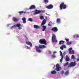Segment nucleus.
I'll return each instance as SVG.
<instances>
[{
  "instance_id": "36",
  "label": "nucleus",
  "mask_w": 79,
  "mask_h": 79,
  "mask_svg": "<svg viewBox=\"0 0 79 79\" xmlns=\"http://www.w3.org/2000/svg\"><path fill=\"white\" fill-rule=\"evenodd\" d=\"M72 48H69V52H71V50H72Z\"/></svg>"
},
{
  "instance_id": "22",
  "label": "nucleus",
  "mask_w": 79,
  "mask_h": 79,
  "mask_svg": "<svg viewBox=\"0 0 79 79\" xmlns=\"http://www.w3.org/2000/svg\"><path fill=\"white\" fill-rule=\"evenodd\" d=\"M69 54H74V51L73 50H72L71 51L69 52Z\"/></svg>"
},
{
  "instance_id": "46",
  "label": "nucleus",
  "mask_w": 79,
  "mask_h": 79,
  "mask_svg": "<svg viewBox=\"0 0 79 79\" xmlns=\"http://www.w3.org/2000/svg\"><path fill=\"white\" fill-rule=\"evenodd\" d=\"M27 47L28 49H29V47H28V46H27Z\"/></svg>"
},
{
  "instance_id": "27",
  "label": "nucleus",
  "mask_w": 79,
  "mask_h": 79,
  "mask_svg": "<svg viewBox=\"0 0 79 79\" xmlns=\"http://www.w3.org/2000/svg\"><path fill=\"white\" fill-rule=\"evenodd\" d=\"M44 2L45 4H47V3H48V0H44Z\"/></svg>"
},
{
  "instance_id": "23",
  "label": "nucleus",
  "mask_w": 79,
  "mask_h": 79,
  "mask_svg": "<svg viewBox=\"0 0 79 79\" xmlns=\"http://www.w3.org/2000/svg\"><path fill=\"white\" fill-rule=\"evenodd\" d=\"M26 13V12H24L23 11H21L19 12V15H21V14H23V13H24V14H25V13Z\"/></svg>"
},
{
  "instance_id": "20",
  "label": "nucleus",
  "mask_w": 79,
  "mask_h": 79,
  "mask_svg": "<svg viewBox=\"0 0 79 79\" xmlns=\"http://www.w3.org/2000/svg\"><path fill=\"white\" fill-rule=\"evenodd\" d=\"M56 22L57 23H58V24H60V19H57L56 21Z\"/></svg>"
},
{
  "instance_id": "35",
  "label": "nucleus",
  "mask_w": 79,
  "mask_h": 79,
  "mask_svg": "<svg viewBox=\"0 0 79 79\" xmlns=\"http://www.w3.org/2000/svg\"><path fill=\"white\" fill-rule=\"evenodd\" d=\"M60 48L61 49V50H63V48L62 46L60 47Z\"/></svg>"
},
{
  "instance_id": "3",
  "label": "nucleus",
  "mask_w": 79,
  "mask_h": 79,
  "mask_svg": "<svg viewBox=\"0 0 79 79\" xmlns=\"http://www.w3.org/2000/svg\"><path fill=\"white\" fill-rule=\"evenodd\" d=\"M39 42L40 44H44V45H47V41L45 39H40L39 41Z\"/></svg>"
},
{
  "instance_id": "18",
  "label": "nucleus",
  "mask_w": 79,
  "mask_h": 79,
  "mask_svg": "<svg viewBox=\"0 0 79 79\" xmlns=\"http://www.w3.org/2000/svg\"><path fill=\"white\" fill-rule=\"evenodd\" d=\"M13 20L15 22H17L18 21V19H16V18L15 17H13Z\"/></svg>"
},
{
  "instance_id": "42",
  "label": "nucleus",
  "mask_w": 79,
  "mask_h": 79,
  "mask_svg": "<svg viewBox=\"0 0 79 79\" xmlns=\"http://www.w3.org/2000/svg\"><path fill=\"white\" fill-rule=\"evenodd\" d=\"M24 37H25V38H26V39H27V36L26 35H25L24 36Z\"/></svg>"
},
{
  "instance_id": "39",
  "label": "nucleus",
  "mask_w": 79,
  "mask_h": 79,
  "mask_svg": "<svg viewBox=\"0 0 79 79\" xmlns=\"http://www.w3.org/2000/svg\"><path fill=\"white\" fill-rule=\"evenodd\" d=\"M61 73L62 74H64V71L63 70L62 71Z\"/></svg>"
},
{
  "instance_id": "44",
  "label": "nucleus",
  "mask_w": 79,
  "mask_h": 79,
  "mask_svg": "<svg viewBox=\"0 0 79 79\" xmlns=\"http://www.w3.org/2000/svg\"><path fill=\"white\" fill-rule=\"evenodd\" d=\"M56 53V52H53V53H54H54Z\"/></svg>"
},
{
  "instance_id": "8",
  "label": "nucleus",
  "mask_w": 79,
  "mask_h": 79,
  "mask_svg": "<svg viewBox=\"0 0 79 79\" xmlns=\"http://www.w3.org/2000/svg\"><path fill=\"white\" fill-rule=\"evenodd\" d=\"M58 28L56 27H53L52 28L51 31L53 32H57L58 31Z\"/></svg>"
},
{
  "instance_id": "31",
  "label": "nucleus",
  "mask_w": 79,
  "mask_h": 79,
  "mask_svg": "<svg viewBox=\"0 0 79 79\" xmlns=\"http://www.w3.org/2000/svg\"><path fill=\"white\" fill-rule=\"evenodd\" d=\"M71 58H72V59H73V60H74V59H75V57L74 56V55H73L72 56Z\"/></svg>"
},
{
  "instance_id": "40",
  "label": "nucleus",
  "mask_w": 79,
  "mask_h": 79,
  "mask_svg": "<svg viewBox=\"0 0 79 79\" xmlns=\"http://www.w3.org/2000/svg\"><path fill=\"white\" fill-rule=\"evenodd\" d=\"M48 26H52V25L49 23L48 24Z\"/></svg>"
},
{
  "instance_id": "26",
  "label": "nucleus",
  "mask_w": 79,
  "mask_h": 79,
  "mask_svg": "<svg viewBox=\"0 0 79 79\" xmlns=\"http://www.w3.org/2000/svg\"><path fill=\"white\" fill-rule=\"evenodd\" d=\"M60 56H61V57H63V53H62V52H61V51H60Z\"/></svg>"
},
{
  "instance_id": "9",
  "label": "nucleus",
  "mask_w": 79,
  "mask_h": 79,
  "mask_svg": "<svg viewBox=\"0 0 79 79\" xmlns=\"http://www.w3.org/2000/svg\"><path fill=\"white\" fill-rule=\"evenodd\" d=\"M46 8H47V9H52L53 8V5L52 4L49 5L48 6H47L46 7Z\"/></svg>"
},
{
  "instance_id": "10",
  "label": "nucleus",
  "mask_w": 79,
  "mask_h": 79,
  "mask_svg": "<svg viewBox=\"0 0 79 79\" xmlns=\"http://www.w3.org/2000/svg\"><path fill=\"white\" fill-rule=\"evenodd\" d=\"M56 70L57 71H60V65L59 64H57L56 65Z\"/></svg>"
},
{
  "instance_id": "25",
  "label": "nucleus",
  "mask_w": 79,
  "mask_h": 79,
  "mask_svg": "<svg viewBox=\"0 0 79 79\" xmlns=\"http://www.w3.org/2000/svg\"><path fill=\"white\" fill-rule=\"evenodd\" d=\"M68 64H69V63L68 62H67L66 63L64 64V67H66L67 66H68Z\"/></svg>"
},
{
  "instance_id": "38",
  "label": "nucleus",
  "mask_w": 79,
  "mask_h": 79,
  "mask_svg": "<svg viewBox=\"0 0 79 79\" xmlns=\"http://www.w3.org/2000/svg\"><path fill=\"white\" fill-rule=\"evenodd\" d=\"M18 29H19V30H20V29H22V28H21V27H18Z\"/></svg>"
},
{
  "instance_id": "2",
  "label": "nucleus",
  "mask_w": 79,
  "mask_h": 79,
  "mask_svg": "<svg viewBox=\"0 0 79 79\" xmlns=\"http://www.w3.org/2000/svg\"><path fill=\"white\" fill-rule=\"evenodd\" d=\"M59 7L60 10H62V9H66L67 8V6L66 5L64 4V2H62L60 4Z\"/></svg>"
},
{
  "instance_id": "51",
  "label": "nucleus",
  "mask_w": 79,
  "mask_h": 79,
  "mask_svg": "<svg viewBox=\"0 0 79 79\" xmlns=\"http://www.w3.org/2000/svg\"><path fill=\"white\" fill-rule=\"evenodd\" d=\"M46 14H47V13H46Z\"/></svg>"
},
{
  "instance_id": "13",
  "label": "nucleus",
  "mask_w": 79,
  "mask_h": 79,
  "mask_svg": "<svg viewBox=\"0 0 79 79\" xmlns=\"http://www.w3.org/2000/svg\"><path fill=\"white\" fill-rule=\"evenodd\" d=\"M33 27L34 29H40V26L37 25H34L33 26Z\"/></svg>"
},
{
  "instance_id": "28",
  "label": "nucleus",
  "mask_w": 79,
  "mask_h": 79,
  "mask_svg": "<svg viewBox=\"0 0 79 79\" xmlns=\"http://www.w3.org/2000/svg\"><path fill=\"white\" fill-rule=\"evenodd\" d=\"M72 44V42L71 41L67 42V45H71Z\"/></svg>"
},
{
  "instance_id": "45",
  "label": "nucleus",
  "mask_w": 79,
  "mask_h": 79,
  "mask_svg": "<svg viewBox=\"0 0 79 79\" xmlns=\"http://www.w3.org/2000/svg\"><path fill=\"white\" fill-rule=\"evenodd\" d=\"M77 61H79V59H77Z\"/></svg>"
},
{
  "instance_id": "12",
  "label": "nucleus",
  "mask_w": 79,
  "mask_h": 79,
  "mask_svg": "<svg viewBox=\"0 0 79 79\" xmlns=\"http://www.w3.org/2000/svg\"><path fill=\"white\" fill-rule=\"evenodd\" d=\"M46 24V20L45 19H44L41 23V26H43V25H44V24Z\"/></svg>"
},
{
  "instance_id": "32",
  "label": "nucleus",
  "mask_w": 79,
  "mask_h": 79,
  "mask_svg": "<svg viewBox=\"0 0 79 79\" xmlns=\"http://www.w3.org/2000/svg\"><path fill=\"white\" fill-rule=\"evenodd\" d=\"M63 57H62L60 59V63H62V61H63Z\"/></svg>"
},
{
  "instance_id": "21",
  "label": "nucleus",
  "mask_w": 79,
  "mask_h": 79,
  "mask_svg": "<svg viewBox=\"0 0 79 79\" xmlns=\"http://www.w3.org/2000/svg\"><path fill=\"white\" fill-rule=\"evenodd\" d=\"M56 73V71L54 70V71H52L51 72V73L52 74H55Z\"/></svg>"
},
{
  "instance_id": "43",
  "label": "nucleus",
  "mask_w": 79,
  "mask_h": 79,
  "mask_svg": "<svg viewBox=\"0 0 79 79\" xmlns=\"http://www.w3.org/2000/svg\"><path fill=\"white\" fill-rule=\"evenodd\" d=\"M52 57H53V58H54V57H55V56H53V55H52Z\"/></svg>"
},
{
  "instance_id": "24",
  "label": "nucleus",
  "mask_w": 79,
  "mask_h": 79,
  "mask_svg": "<svg viewBox=\"0 0 79 79\" xmlns=\"http://www.w3.org/2000/svg\"><path fill=\"white\" fill-rule=\"evenodd\" d=\"M63 43H64V41L61 40L59 42V44L61 45V44H63Z\"/></svg>"
},
{
  "instance_id": "30",
  "label": "nucleus",
  "mask_w": 79,
  "mask_h": 79,
  "mask_svg": "<svg viewBox=\"0 0 79 79\" xmlns=\"http://www.w3.org/2000/svg\"><path fill=\"white\" fill-rule=\"evenodd\" d=\"M28 20L29 21H31V22H32L33 21V20H32V19L31 18H29L28 19Z\"/></svg>"
},
{
  "instance_id": "16",
  "label": "nucleus",
  "mask_w": 79,
  "mask_h": 79,
  "mask_svg": "<svg viewBox=\"0 0 79 79\" xmlns=\"http://www.w3.org/2000/svg\"><path fill=\"white\" fill-rule=\"evenodd\" d=\"M69 74V70H68L66 71L64 73V74L65 76H68V74Z\"/></svg>"
},
{
  "instance_id": "49",
  "label": "nucleus",
  "mask_w": 79,
  "mask_h": 79,
  "mask_svg": "<svg viewBox=\"0 0 79 79\" xmlns=\"http://www.w3.org/2000/svg\"><path fill=\"white\" fill-rule=\"evenodd\" d=\"M49 23H52V22H49Z\"/></svg>"
},
{
  "instance_id": "5",
  "label": "nucleus",
  "mask_w": 79,
  "mask_h": 79,
  "mask_svg": "<svg viewBox=\"0 0 79 79\" xmlns=\"http://www.w3.org/2000/svg\"><path fill=\"white\" fill-rule=\"evenodd\" d=\"M35 12L34 13V15H37V14H40L41 13H45V10H35Z\"/></svg>"
},
{
  "instance_id": "17",
  "label": "nucleus",
  "mask_w": 79,
  "mask_h": 79,
  "mask_svg": "<svg viewBox=\"0 0 79 79\" xmlns=\"http://www.w3.org/2000/svg\"><path fill=\"white\" fill-rule=\"evenodd\" d=\"M22 19L23 21V23L24 24H25V23H26V19L25 17H23Z\"/></svg>"
},
{
  "instance_id": "48",
  "label": "nucleus",
  "mask_w": 79,
  "mask_h": 79,
  "mask_svg": "<svg viewBox=\"0 0 79 79\" xmlns=\"http://www.w3.org/2000/svg\"><path fill=\"white\" fill-rule=\"evenodd\" d=\"M49 53L51 54V52L49 51Z\"/></svg>"
},
{
  "instance_id": "50",
  "label": "nucleus",
  "mask_w": 79,
  "mask_h": 79,
  "mask_svg": "<svg viewBox=\"0 0 79 79\" xmlns=\"http://www.w3.org/2000/svg\"><path fill=\"white\" fill-rule=\"evenodd\" d=\"M46 18H47V17H46Z\"/></svg>"
},
{
  "instance_id": "34",
  "label": "nucleus",
  "mask_w": 79,
  "mask_h": 79,
  "mask_svg": "<svg viewBox=\"0 0 79 79\" xmlns=\"http://www.w3.org/2000/svg\"><path fill=\"white\" fill-rule=\"evenodd\" d=\"M65 40H66V41L67 42H69V39H67L66 38H65Z\"/></svg>"
},
{
  "instance_id": "15",
  "label": "nucleus",
  "mask_w": 79,
  "mask_h": 79,
  "mask_svg": "<svg viewBox=\"0 0 79 79\" xmlns=\"http://www.w3.org/2000/svg\"><path fill=\"white\" fill-rule=\"evenodd\" d=\"M42 28H43V29L42 30V31H45V29H47V27L45 25H43L42 26Z\"/></svg>"
},
{
  "instance_id": "47",
  "label": "nucleus",
  "mask_w": 79,
  "mask_h": 79,
  "mask_svg": "<svg viewBox=\"0 0 79 79\" xmlns=\"http://www.w3.org/2000/svg\"><path fill=\"white\" fill-rule=\"evenodd\" d=\"M55 65L53 67V68H54V69H55Z\"/></svg>"
},
{
  "instance_id": "33",
  "label": "nucleus",
  "mask_w": 79,
  "mask_h": 79,
  "mask_svg": "<svg viewBox=\"0 0 79 79\" xmlns=\"http://www.w3.org/2000/svg\"><path fill=\"white\" fill-rule=\"evenodd\" d=\"M40 19H44V18L43 16H40Z\"/></svg>"
},
{
  "instance_id": "37",
  "label": "nucleus",
  "mask_w": 79,
  "mask_h": 79,
  "mask_svg": "<svg viewBox=\"0 0 79 79\" xmlns=\"http://www.w3.org/2000/svg\"><path fill=\"white\" fill-rule=\"evenodd\" d=\"M62 46L63 48H66V46H65V45H63Z\"/></svg>"
},
{
  "instance_id": "6",
  "label": "nucleus",
  "mask_w": 79,
  "mask_h": 79,
  "mask_svg": "<svg viewBox=\"0 0 79 79\" xmlns=\"http://www.w3.org/2000/svg\"><path fill=\"white\" fill-rule=\"evenodd\" d=\"M76 62H71L70 63L69 65L67 66L68 68H69V67H73L76 66Z\"/></svg>"
},
{
  "instance_id": "4",
  "label": "nucleus",
  "mask_w": 79,
  "mask_h": 79,
  "mask_svg": "<svg viewBox=\"0 0 79 79\" xmlns=\"http://www.w3.org/2000/svg\"><path fill=\"white\" fill-rule=\"evenodd\" d=\"M56 39V35L55 34H53L52 36V42H57V40Z\"/></svg>"
},
{
  "instance_id": "11",
  "label": "nucleus",
  "mask_w": 79,
  "mask_h": 79,
  "mask_svg": "<svg viewBox=\"0 0 79 79\" xmlns=\"http://www.w3.org/2000/svg\"><path fill=\"white\" fill-rule=\"evenodd\" d=\"M35 6L34 5H32L29 8L28 10H32V9H35Z\"/></svg>"
},
{
  "instance_id": "14",
  "label": "nucleus",
  "mask_w": 79,
  "mask_h": 79,
  "mask_svg": "<svg viewBox=\"0 0 79 79\" xmlns=\"http://www.w3.org/2000/svg\"><path fill=\"white\" fill-rule=\"evenodd\" d=\"M26 44H27V45H30V46L31 47H32V44L30 42H26Z\"/></svg>"
},
{
  "instance_id": "19",
  "label": "nucleus",
  "mask_w": 79,
  "mask_h": 79,
  "mask_svg": "<svg viewBox=\"0 0 79 79\" xmlns=\"http://www.w3.org/2000/svg\"><path fill=\"white\" fill-rule=\"evenodd\" d=\"M66 60L67 61H69V60H70V59H69V57L68 55L66 56Z\"/></svg>"
},
{
  "instance_id": "41",
  "label": "nucleus",
  "mask_w": 79,
  "mask_h": 79,
  "mask_svg": "<svg viewBox=\"0 0 79 79\" xmlns=\"http://www.w3.org/2000/svg\"><path fill=\"white\" fill-rule=\"evenodd\" d=\"M63 55H66V52H64Z\"/></svg>"
},
{
  "instance_id": "29",
  "label": "nucleus",
  "mask_w": 79,
  "mask_h": 79,
  "mask_svg": "<svg viewBox=\"0 0 79 79\" xmlns=\"http://www.w3.org/2000/svg\"><path fill=\"white\" fill-rule=\"evenodd\" d=\"M74 38H78V37H79V35H74L73 36Z\"/></svg>"
},
{
  "instance_id": "7",
  "label": "nucleus",
  "mask_w": 79,
  "mask_h": 79,
  "mask_svg": "<svg viewBox=\"0 0 79 79\" xmlns=\"http://www.w3.org/2000/svg\"><path fill=\"white\" fill-rule=\"evenodd\" d=\"M21 24L18 23L16 25H15L14 26H12L11 27V29H12L13 27H19L21 26Z\"/></svg>"
},
{
  "instance_id": "1",
  "label": "nucleus",
  "mask_w": 79,
  "mask_h": 79,
  "mask_svg": "<svg viewBox=\"0 0 79 79\" xmlns=\"http://www.w3.org/2000/svg\"><path fill=\"white\" fill-rule=\"evenodd\" d=\"M35 47L36 52H38L39 53L41 52V50H40V49H39V48H46L45 46L41 44L39 45V46H35Z\"/></svg>"
}]
</instances>
